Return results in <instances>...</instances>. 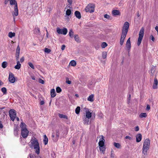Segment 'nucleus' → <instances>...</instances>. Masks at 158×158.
<instances>
[{
    "label": "nucleus",
    "mask_w": 158,
    "mask_h": 158,
    "mask_svg": "<svg viewBox=\"0 0 158 158\" xmlns=\"http://www.w3.org/2000/svg\"><path fill=\"white\" fill-rule=\"evenodd\" d=\"M158 84V81L156 77H155L154 80V82L153 85V88L154 89H156L157 88Z\"/></svg>",
    "instance_id": "nucleus-15"
},
{
    "label": "nucleus",
    "mask_w": 158,
    "mask_h": 158,
    "mask_svg": "<svg viewBox=\"0 0 158 158\" xmlns=\"http://www.w3.org/2000/svg\"><path fill=\"white\" fill-rule=\"evenodd\" d=\"M80 107L79 106H77L75 110V112L76 114H78L80 111Z\"/></svg>",
    "instance_id": "nucleus-32"
},
{
    "label": "nucleus",
    "mask_w": 158,
    "mask_h": 158,
    "mask_svg": "<svg viewBox=\"0 0 158 158\" xmlns=\"http://www.w3.org/2000/svg\"><path fill=\"white\" fill-rule=\"evenodd\" d=\"M107 53L106 52H102V57L103 59H105L106 57Z\"/></svg>",
    "instance_id": "nucleus-36"
},
{
    "label": "nucleus",
    "mask_w": 158,
    "mask_h": 158,
    "mask_svg": "<svg viewBox=\"0 0 158 158\" xmlns=\"http://www.w3.org/2000/svg\"><path fill=\"white\" fill-rule=\"evenodd\" d=\"M60 135V132L59 131L56 130L55 135L53 133L52 135V140L55 142H56L58 141Z\"/></svg>",
    "instance_id": "nucleus-9"
},
{
    "label": "nucleus",
    "mask_w": 158,
    "mask_h": 158,
    "mask_svg": "<svg viewBox=\"0 0 158 158\" xmlns=\"http://www.w3.org/2000/svg\"><path fill=\"white\" fill-rule=\"evenodd\" d=\"M44 102L43 101H41L40 102V104L41 105H43L44 104Z\"/></svg>",
    "instance_id": "nucleus-61"
},
{
    "label": "nucleus",
    "mask_w": 158,
    "mask_h": 158,
    "mask_svg": "<svg viewBox=\"0 0 158 158\" xmlns=\"http://www.w3.org/2000/svg\"><path fill=\"white\" fill-rule=\"evenodd\" d=\"M29 131L27 128H23L21 130V135L23 138H26L28 135Z\"/></svg>",
    "instance_id": "nucleus-10"
},
{
    "label": "nucleus",
    "mask_w": 158,
    "mask_h": 158,
    "mask_svg": "<svg viewBox=\"0 0 158 158\" xmlns=\"http://www.w3.org/2000/svg\"><path fill=\"white\" fill-rule=\"evenodd\" d=\"M150 146V141L149 139H146L144 141L142 148L143 153L147 155V152Z\"/></svg>",
    "instance_id": "nucleus-3"
},
{
    "label": "nucleus",
    "mask_w": 158,
    "mask_h": 158,
    "mask_svg": "<svg viewBox=\"0 0 158 158\" xmlns=\"http://www.w3.org/2000/svg\"><path fill=\"white\" fill-rule=\"evenodd\" d=\"M71 13V10L70 9L67 10L66 12V15L68 16H69Z\"/></svg>",
    "instance_id": "nucleus-33"
},
{
    "label": "nucleus",
    "mask_w": 158,
    "mask_h": 158,
    "mask_svg": "<svg viewBox=\"0 0 158 158\" xmlns=\"http://www.w3.org/2000/svg\"><path fill=\"white\" fill-rule=\"evenodd\" d=\"M51 10H52V9H51V8L50 7H48L47 9V10L49 12L51 11Z\"/></svg>",
    "instance_id": "nucleus-60"
},
{
    "label": "nucleus",
    "mask_w": 158,
    "mask_h": 158,
    "mask_svg": "<svg viewBox=\"0 0 158 158\" xmlns=\"http://www.w3.org/2000/svg\"><path fill=\"white\" fill-rule=\"evenodd\" d=\"M95 6L93 4H89L85 7V10L86 12L92 13L94 12Z\"/></svg>",
    "instance_id": "nucleus-5"
},
{
    "label": "nucleus",
    "mask_w": 158,
    "mask_h": 158,
    "mask_svg": "<svg viewBox=\"0 0 158 158\" xmlns=\"http://www.w3.org/2000/svg\"><path fill=\"white\" fill-rule=\"evenodd\" d=\"M131 95L129 94V95L128 97V98H127V101H128V103L130 102V101L131 98Z\"/></svg>",
    "instance_id": "nucleus-46"
},
{
    "label": "nucleus",
    "mask_w": 158,
    "mask_h": 158,
    "mask_svg": "<svg viewBox=\"0 0 158 158\" xmlns=\"http://www.w3.org/2000/svg\"><path fill=\"white\" fill-rule=\"evenodd\" d=\"M136 141L137 142H140L142 139V135L140 134H139L136 136Z\"/></svg>",
    "instance_id": "nucleus-16"
},
{
    "label": "nucleus",
    "mask_w": 158,
    "mask_h": 158,
    "mask_svg": "<svg viewBox=\"0 0 158 158\" xmlns=\"http://www.w3.org/2000/svg\"><path fill=\"white\" fill-rule=\"evenodd\" d=\"M50 94L51 97L52 98H54L56 96V94L55 92V90L54 89H52L51 90Z\"/></svg>",
    "instance_id": "nucleus-18"
},
{
    "label": "nucleus",
    "mask_w": 158,
    "mask_h": 158,
    "mask_svg": "<svg viewBox=\"0 0 158 158\" xmlns=\"http://www.w3.org/2000/svg\"><path fill=\"white\" fill-rule=\"evenodd\" d=\"M3 127V126L1 122L0 121V128H2Z\"/></svg>",
    "instance_id": "nucleus-62"
},
{
    "label": "nucleus",
    "mask_w": 158,
    "mask_h": 158,
    "mask_svg": "<svg viewBox=\"0 0 158 158\" xmlns=\"http://www.w3.org/2000/svg\"><path fill=\"white\" fill-rule=\"evenodd\" d=\"M8 79L9 81L11 83H14L15 82V79L12 73H10Z\"/></svg>",
    "instance_id": "nucleus-11"
},
{
    "label": "nucleus",
    "mask_w": 158,
    "mask_h": 158,
    "mask_svg": "<svg viewBox=\"0 0 158 158\" xmlns=\"http://www.w3.org/2000/svg\"><path fill=\"white\" fill-rule=\"evenodd\" d=\"M155 71V70H154V68H152V69L151 70V75L152 76L153 75V73H154V72Z\"/></svg>",
    "instance_id": "nucleus-47"
},
{
    "label": "nucleus",
    "mask_w": 158,
    "mask_h": 158,
    "mask_svg": "<svg viewBox=\"0 0 158 158\" xmlns=\"http://www.w3.org/2000/svg\"><path fill=\"white\" fill-rule=\"evenodd\" d=\"M51 51V50L50 49H48V48H46L44 49V52H45L47 53H49Z\"/></svg>",
    "instance_id": "nucleus-44"
},
{
    "label": "nucleus",
    "mask_w": 158,
    "mask_h": 158,
    "mask_svg": "<svg viewBox=\"0 0 158 158\" xmlns=\"http://www.w3.org/2000/svg\"><path fill=\"white\" fill-rule=\"evenodd\" d=\"M9 114L10 119L13 121H14L16 115L15 110L13 109L10 110L9 111Z\"/></svg>",
    "instance_id": "nucleus-6"
},
{
    "label": "nucleus",
    "mask_w": 158,
    "mask_h": 158,
    "mask_svg": "<svg viewBox=\"0 0 158 158\" xmlns=\"http://www.w3.org/2000/svg\"><path fill=\"white\" fill-rule=\"evenodd\" d=\"M93 85V83L91 81V82H90L89 83V87L90 88H91V86H90V85Z\"/></svg>",
    "instance_id": "nucleus-58"
},
{
    "label": "nucleus",
    "mask_w": 158,
    "mask_h": 158,
    "mask_svg": "<svg viewBox=\"0 0 158 158\" xmlns=\"http://www.w3.org/2000/svg\"><path fill=\"white\" fill-rule=\"evenodd\" d=\"M107 46V44L106 42H103L101 45L102 47L104 48Z\"/></svg>",
    "instance_id": "nucleus-37"
},
{
    "label": "nucleus",
    "mask_w": 158,
    "mask_h": 158,
    "mask_svg": "<svg viewBox=\"0 0 158 158\" xmlns=\"http://www.w3.org/2000/svg\"><path fill=\"white\" fill-rule=\"evenodd\" d=\"M59 116L61 118H65V119H68V116L66 115L59 114Z\"/></svg>",
    "instance_id": "nucleus-26"
},
{
    "label": "nucleus",
    "mask_w": 158,
    "mask_h": 158,
    "mask_svg": "<svg viewBox=\"0 0 158 158\" xmlns=\"http://www.w3.org/2000/svg\"><path fill=\"white\" fill-rule=\"evenodd\" d=\"M69 64L72 66H75L76 65V63L75 61L73 60L71 61L69 63Z\"/></svg>",
    "instance_id": "nucleus-29"
},
{
    "label": "nucleus",
    "mask_w": 158,
    "mask_h": 158,
    "mask_svg": "<svg viewBox=\"0 0 158 158\" xmlns=\"http://www.w3.org/2000/svg\"><path fill=\"white\" fill-rule=\"evenodd\" d=\"M150 38L151 39V40L153 41H154L155 38H154V37H153V36L152 35H150Z\"/></svg>",
    "instance_id": "nucleus-50"
},
{
    "label": "nucleus",
    "mask_w": 158,
    "mask_h": 158,
    "mask_svg": "<svg viewBox=\"0 0 158 158\" xmlns=\"http://www.w3.org/2000/svg\"><path fill=\"white\" fill-rule=\"evenodd\" d=\"M15 33L14 32L12 33L11 32H10L9 33L8 35L10 38H12L15 36Z\"/></svg>",
    "instance_id": "nucleus-27"
},
{
    "label": "nucleus",
    "mask_w": 158,
    "mask_h": 158,
    "mask_svg": "<svg viewBox=\"0 0 158 158\" xmlns=\"http://www.w3.org/2000/svg\"><path fill=\"white\" fill-rule=\"evenodd\" d=\"M150 109V106L149 105H147V106L146 107V110H149Z\"/></svg>",
    "instance_id": "nucleus-57"
},
{
    "label": "nucleus",
    "mask_w": 158,
    "mask_h": 158,
    "mask_svg": "<svg viewBox=\"0 0 158 158\" xmlns=\"http://www.w3.org/2000/svg\"><path fill=\"white\" fill-rule=\"evenodd\" d=\"M15 5L14 7V11L12 12V15L14 17V21L15 20V18L14 17L15 16H17L18 15V8L17 4V3L14 4Z\"/></svg>",
    "instance_id": "nucleus-7"
},
{
    "label": "nucleus",
    "mask_w": 158,
    "mask_h": 158,
    "mask_svg": "<svg viewBox=\"0 0 158 158\" xmlns=\"http://www.w3.org/2000/svg\"><path fill=\"white\" fill-rule=\"evenodd\" d=\"M74 38L75 41L77 42H79V38L78 35H75L74 36Z\"/></svg>",
    "instance_id": "nucleus-35"
},
{
    "label": "nucleus",
    "mask_w": 158,
    "mask_h": 158,
    "mask_svg": "<svg viewBox=\"0 0 158 158\" xmlns=\"http://www.w3.org/2000/svg\"><path fill=\"white\" fill-rule=\"evenodd\" d=\"M65 48V46L64 45H62L61 46V49L62 50H64Z\"/></svg>",
    "instance_id": "nucleus-54"
},
{
    "label": "nucleus",
    "mask_w": 158,
    "mask_h": 158,
    "mask_svg": "<svg viewBox=\"0 0 158 158\" xmlns=\"http://www.w3.org/2000/svg\"><path fill=\"white\" fill-rule=\"evenodd\" d=\"M7 62L6 61L3 62L2 64V67L3 68H5L7 66Z\"/></svg>",
    "instance_id": "nucleus-30"
},
{
    "label": "nucleus",
    "mask_w": 158,
    "mask_h": 158,
    "mask_svg": "<svg viewBox=\"0 0 158 158\" xmlns=\"http://www.w3.org/2000/svg\"><path fill=\"white\" fill-rule=\"evenodd\" d=\"M20 52V48L19 46L18 45L17 47L16 50V53H19Z\"/></svg>",
    "instance_id": "nucleus-41"
},
{
    "label": "nucleus",
    "mask_w": 158,
    "mask_h": 158,
    "mask_svg": "<svg viewBox=\"0 0 158 158\" xmlns=\"http://www.w3.org/2000/svg\"><path fill=\"white\" fill-rule=\"evenodd\" d=\"M8 1H10V4L11 5H14V4L17 3L15 0H5V4H6Z\"/></svg>",
    "instance_id": "nucleus-14"
},
{
    "label": "nucleus",
    "mask_w": 158,
    "mask_h": 158,
    "mask_svg": "<svg viewBox=\"0 0 158 158\" xmlns=\"http://www.w3.org/2000/svg\"><path fill=\"white\" fill-rule=\"evenodd\" d=\"M104 17L105 18L109 19L110 18V16L107 14H105L104 15Z\"/></svg>",
    "instance_id": "nucleus-49"
},
{
    "label": "nucleus",
    "mask_w": 158,
    "mask_h": 158,
    "mask_svg": "<svg viewBox=\"0 0 158 158\" xmlns=\"http://www.w3.org/2000/svg\"><path fill=\"white\" fill-rule=\"evenodd\" d=\"M68 2L69 3V4L71 5L72 4V0H67Z\"/></svg>",
    "instance_id": "nucleus-59"
},
{
    "label": "nucleus",
    "mask_w": 158,
    "mask_h": 158,
    "mask_svg": "<svg viewBox=\"0 0 158 158\" xmlns=\"http://www.w3.org/2000/svg\"><path fill=\"white\" fill-rule=\"evenodd\" d=\"M113 145L114 147L118 149H120L121 148V146L120 144L118 143H116L114 142L113 143Z\"/></svg>",
    "instance_id": "nucleus-23"
},
{
    "label": "nucleus",
    "mask_w": 158,
    "mask_h": 158,
    "mask_svg": "<svg viewBox=\"0 0 158 158\" xmlns=\"http://www.w3.org/2000/svg\"><path fill=\"white\" fill-rule=\"evenodd\" d=\"M112 14L113 15H120V12L118 10H114L112 11Z\"/></svg>",
    "instance_id": "nucleus-17"
},
{
    "label": "nucleus",
    "mask_w": 158,
    "mask_h": 158,
    "mask_svg": "<svg viewBox=\"0 0 158 158\" xmlns=\"http://www.w3.org/2000/svg\"><path fill=\"white\" fill-rule=\"evenodd\" d=\"M56 91L57 93H60L61 91V89L59 87H57L56 89Z\"/></svg>",
    "instance_id": "nucleus-39"
},
{
    "label": "nucleus",
    "mask_w": 158,
    "mask_h": 158,
    "mask_svg": "<svg viewBox=\"0 0 158 158\" xmlns=\"http://www.w3.org/2000/svg\"><path fill=\"white\" fill-rule=\"evenodd\" d=\"M129 27V24L127 22H125L122 29V32L120 40V44L122 45L124 43V40L126 36Z\"/></svg>",
    "instance_id": "nucleus-1"
},
{
    "label": "nucleus",
    "mask_w": 158,
    "mask_h": 158,
    "mask_svg": "<svg viewBox=\"0 0 158 158\" xmlns=\"http://www.w3.org/2000/svg\"><path fill=\"white\" fill-rule=\"evenodd\" d=\"M94 95L93 94H91V95L89 96V97L87 98V100L88 101L92 102H93L94 101Z\"/></svg>",
    "instance_id": "nucleus-22"
},
{
    "label": "nucleus",
    "mask_w": 158,
    "mask_h": 158,
    "mask_svg": "<svg viewBox=\"0 0 158 158\" xmlns=\"http://www.w3.org/2000/svg\"><path fill=\"white\" fill-rule=\"evenodd\" d=\"M100 150V151H101L102 152H103L105 150V148L104 146H102V147H99Z\"/></svg>",
    "instance_id": "nucleus-43"
},
{
    "label": "nucleus",
    "mask_w": 158,
    "mask_h": 158,
    "mask_svg": "<svg viewBox=\"0 0 158 158\" xmlns=\"http://www.w3.org/2000/svg\"><path fill=\"white\" fill-rule=\"evenodd\" d=\"M39 82L42 84H44V81L43 80L40 79L39 80Z\"/></svg>",
    "instance_id": "nucleus-52"
},
{
    "label": "nucleus",
    "mask_w": 158,
    "mask_h": 158,
    "mask_svg": "<svg viewBox=\"0 0 158 158\" xmlns=\"http://www.w3.org/2000/svg\"><path fill=\"white\" fill-rule=\"evenodd\" d=\"M21 67V64L20 63L19 61H17V64L15 66V68L16 69H19Z\"/></svg>",
    "instance_id": "nucleus-20"
},
{
    "label": "nucleus",
    "mask_w": 158,
    "mask_h": 158,
    "mask_svg": "<svg viewBox=\"0 0 158 158\" xmlns=\"http://www.w3.org/2000/svg\"><path fill=\"white\" fill-rule=\"evenodd\" d=\"M103 136H102V138L100 139L98 143L99 146L100 147H102V146H104L105 140L103 138Z\"/></svg>",
    "instance_id": "nucleus-13"
},
{
    "label": "nucleus",
    "mask_w": 158,
    "mask_h": 158,
    "mask_svg": "<svg viewBox=\"0 0 158 158\" xmlns=\"http://www.w3.org/2000/svg\"><path fill=\"white\" fill-rule=\"evenodd\" d=\"M113 151H112L111 152V154L110 155V156L111 157V158H114V154L113 153Z\"/></svg>",
    "instance_id": "nucleus-48"
},
{
    "label": "nucleus",
    "mask_w": 158,
    "mask_h": 158,
    "mask_svg": "<svg viewBox=\"0 0 158 158\" xmlns=\"http://www.w3.org/2000/svg\"><path fill=\"white\" fill-rule=\"evenodd\" d=\"M155 29L157 31L158 35V26H156L155 27Z\"/></svg>",
    "instance_id": "nucleus-63"
},
{
    "label": "nucleus",
    "mask_w": 158,
    "mask_h": 158,
    "mask_svg": "<svg viewBox=\"0 0 158 158\" xmlns=\"http://www.w3.org/2000/svg\"><path fill=\"white\" fill-rule=\"evenodd\" d=\"M147 114L145 113H141L139 115V117L140 118H143V117H146L147 116Z\"/></svg>",
    "instance_id": "nucleus-31"
},
{
    "label": "nucleus",
    "mask_w": 158,
    "mask_h": 158,
    "mask_svg": "<svg viewBox=\"0 0 158 158\" xmlns=\"http://www.w3.org/2000/svg\"><path fill=\"white\" fill-rule=\"evenodd\" d=\"M144 33V29L143 27H142L139 32V36L138 37V41H137V45L139 46L141 43V42L143 38Z\"/></svg>",
    "instance_id": "nucleus-4"
},
{
    "label": "nucleus",
    "mask_w": 158,
    "mask_h": 158,
    "mask_svg": "<svg viewBox=\"0 0 158 158\" xmlns=\"http://www.w3.org/2000/svg\"><path fill=\"white\" fill-rule=\"evenodd\" d=\"M24 57H21V58L20 59V61L22 63L24 61Z\"/></svg>",
    "instance_id": "nucleus-51"
},
{
    "label": "nucleus",
    "mask_w": 158,
    "mask_h": 158,
    "mask_svg": "<svg viewBox=\"0 0 158 158\" xmlns=\"http://www.w3.org/2000/svg\"><path fill=\"white\" fill-rule=\"evenodd\" d=\"M1 90L2 92L4 94H6V89L5 87H3L2 88Z\"/></svg>",
    "instance_id": "nucleus-38"
},
{
    "label": "nucleus",
    "mask_w": 158,
    "mask_h": 158,
    "mask_svg": "<svg viewBox=\"0 0 158 158\" xmlns=\"http://www.w3.org/2000/svg\"><path fill=\"white\" fill-rule=\"evenodd\" d=\"M126 47L128 51H129L131 48L130 38H129L127 40L126 42Z\"/></svg>",
    "instance_id": "nucleus-12"
},
{
    "label": "nucleus",
    "mask_w": 158,
    "mask_h": 158,
    "mask_svg": "<svg viewBox=\"0 0 158 158\" xmlns=\"http://www.w3.org/2000/svg\"><path fill=\"white\" fill-rule=\"evenodd\" d=\"M29 146L30 148L32 149L33 148L35 150V152L37 155L40 153V145L38 140L36 138H34L31 139Z\"/></svg>",
    "instance_id": "nucleus-2"
},
{
    "label": "nucleus",
    "mask_w": 158,
    "mask_h": 158,
    "mask_svg": "<svg viewBox=\"0 0 158 158\" xmlns=\"http://www.w3.org/2000/svg\"><path fill=\"white\" fill-rule=\"evenodd\" d=\"M25 123H21L20 127L22 128V129H23V128H26L25 127Z\"/></svg>",
    "instance_id": "nucleus-45"
},
{
    "label": "nucleus",
    "mask_w": 158,
    "mask_h": 158,
    "mask_svg": "<svg viewBox=\"0 0 158 158\" xmlns=\"http://www.w3.org/2000/svg\"><path fill=\"white\" fill-rule=\"evenodd\" d=\"M75 15L77 18L80 19L81 18V15L80 12L78 11H75L74 13Z\"/></svg>",
    "instance_id": "nucleus-21"
},
{
    "label": "nucleus",
    "mask_w": 158,
    "mask_h": 158,
    "mask_svg": "<svg viewBox=\"0 0 158 158\" xmlns=\"http://www.w3.org/2000/svg\"><path fill=\"white\" fill-rule=\"evenodd\" d=\"M66 83L68 84H70L71 83V81L69 80H66Z\"/></svg>",
    "instance_id": "nucleus-56"
},
{
    "label": "nucleus",
    "mask_w": 158,
    "mask_h": 158,
    "mask_svg": "<svg viewBox=\"0 0 158 158\" xmlns=\"http://www.w3.org/2000/svg\"><path fill=\"white\" fill-rule=\"evenodd\" d=\"M44 144L45 145H46L48 143V138L47 137L46 135H44Z\"/></svg>",
    "instance_id": "nucleus-25"
},
{
    "label": "nucleus",
    "mask_w": 158,
    "mask_h": 158,
    "mask_svg": "<svg viewBox=\"0 0 158 158\" xmlns=\"http://www.w3.org/2000/svg\"><path fill=\"white\" fill-rule=\"evenodd\" d=\"M84 123L85 124H88V123L89 121V119L85 117L84 119Z\"/></svg>",
    "instance_id": "nucleus-34"
},
{
    "label": "nucleus",
    "mask_w": 158,
    "mask_h": 158,
    "mask_svg": "<svg viewBox=\"0 0 158 158\" xmlns=\"http://www.w3.org/2000/svg\"><path fill=\"white\" fill-rule=\"evenodd\" d=\"M139 127L138 126H137L136 127H135V131H139Z\"/></svg>",
    "instance_id": "nucleus-55"
},
{
    "label": "nucleus",
    "mask_w": 158,
    "mask_h": 158,
    "mask_svg": "<svg viewBox=\"0 0 158 158\" xmlns=\"http://www.w3.org/2000/svg\"><path fill=\"white\" fill-rule=\"evenodd\" d=\"M34 31L35 33L37 34L38 35H40V31L39 28L38 27L35 28L34 30Z\"/></svg>",
    "instance_id": "nucleus-24"
},
{
    "label": "nucleus",
    "mask_w": 158,
    "mask_h": 158,
    "mask_svg": "<svg viewBox=\"0 0 158 158\" xmlns=\"http://www.w3.org/2000/svg\"><path fill=\"white\" fill-rule=\"evenodd\" d=\"M28 64L29 66L32 68L33 69H34L35 67L33 64L31 62H29Z\"/></svg>",
    "instance_id": "nucleus-42"
},
{
    "label": "nucleus",
    "mask_w": 158,
    "mask_h": 158,
    "mask_svg": "<svg viewBox=\"0 0 158 158\" xmlns=\"http://www.w3.org/2000/svg\"><path fill=\"white\" fill-rule=\"evenodd\" d=\"M57 32L59 34H62L65 35L68 32V30L66 28H64L63 29H60L59 27L57 28Z\"/></svg>",
    "instance_id": "nucleus-8"
},
{
    "label": "nucleus",
    "mask_w": 158,
    "mask_h": 158,
    "mask_svg": "<svg viewBox=\"0 0 158 158\" xmlns=\"http://www.w3.org/2000/svg\"><path fill=\"white\" fill-rule=\"evenodd\" d=\"M31 78L32 80H35V77L34 76H31Z\"/></svg>",
    "instance_id": "nucleus-64"
},
{
    "label": "nucleus",
    "mask_w": 158,
    "mask_h": 158,
    "mask_svg": "<svg viewBox=\"0 0 158 158\" xmlns=\"http://www.w3.org/2000/svg\"><path fill=\"white\" fill-rule=\"evenodd\" d=\"M125 139H129L130 140H131L132 139L131 137H130V136H126L125 137Z\"/></svg>",
    "instance_id": "nucleus-53"
},
{
    "label": "nucleus",
    "mask_w": 158,
    "mask_h": 158,
    "mask_svg": "<svg viewBox=\"0 0 158 158\" xmlns=\"http://www.w3.org/2000/svg\"><path fill=\"white\" fill-rule=\"evenodd\" d=\"M91 117V113L89 111H87L86 113L85 117L89 119Z\"/></svg>",
    "instance_id": "nucleus-19"
},
{
    "label": "nucleus",
    "mask_w": 158,
    "mask_h": 158,
    "mask_svg": "<svg viewBox=\"0 0 158 158\" xmlns=\"http://www.w3.org/2000/svg\"><path fill=\"white\" fill-rule=\"evenodd\" d=\"M19 53L15 54V58L16 61H19Z\"/></svg>",
    "instance_id": "nucleus-40"
},
{
    "label": "nucleus",
    "mask_w": 158,
    "mask_h": 158,
    "mask_svg": "<svg viewBox=\"0 0 158 158\" xmlns=\"http://www.w3.org/2000/svg\"><path fill=\"white\" fill-rule=\"evenodd\" d=\"M69 34L70 37L71 38H72L73 37L74 32L72 29H71L70 30V31H69Z\"/></svg>",
    "instance_id": "nucleus-28"
}]
</instances>
